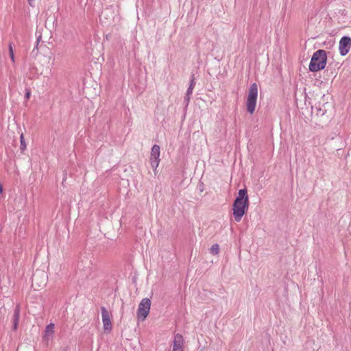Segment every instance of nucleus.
<instances>
[{"label":"nucleus","instance_id":"nucleus-16","mask_svg":"<svg viewBox=\"0 0 351 351\" xmlns=\"http://www.w3.org/2000/svg\"><path fill=\"white\" fill-rule=\"evenodd\" d=\"M29 95H30V93L29 92L26 93V97L27 98H29Z\"/></svg>","mask_w":351,"mask_h":351},{"label":"nucleus","instance_id":"nucleus-5","mask_svg":"<svg viewBox=\"0 0 351 351\" xmlns=\"http://www.w3.org/2000/svg\"><path fill=\"white\" fill-rule=\"evenodd\" d=\"M351 48V38L349 36H343L339 44V53L344 56L348 53Z\"/></svg>","mask_w":351,"mask_h":351},{"label":"nucleus","instance_id":"nucleus-18","mask_svg":"<svg viewBox=\"0 0 351 351\" xmlns=\"http://www.w3.org/2000/svg\"><path fill=\"white\" fill-rule=\"evenodd\" d=\"M173 351H182V350H173Z\"/></svg>","mask_w":351,"mask_h":351},{"label":"nucleus","instance_id":"nucleus-11","mask_svg":"<svg viewBox=\"0 0 351 351\" xmlns=\"http://www.w3.org/2000/svg\"><path fill=\"white\" fill-rule=\"evenodd\" d=\"M54 332V324L51 323L47 326L45 329V339H48L49 336H51Z\"/></svg>","mask_w":351,"mask_h":351},{"label":"nucleus","instance_id":"nucleus-8","mask_svg":"<svg viewBox=\"0 0 351 351\" xmlns=\"http://www.w3.org/2000/svg\"><path fill=\"white\" fill-rule=\"evenodd\" d=\"M183 342V337L181 335H175L173 344V350H182Z\"/></svg>","mask_w":351,"mask_h":351},{"label":"nucleus","instance_id":"nucleus-9","mask_svg":"<svg viewBox=\"0 0 351 351\" xmlns=\"http://www.w3.org/2000/svg\"><path fill=\"white\" fill-rule=\"evenodd\" d=\"M195 78H194L193 75H191V81H190V84H189V88H188V89L186 90V97H185V100L187 102H189V101L190 99V96H191V95L193 93V88L195 87Z\"/></svg>","mask_w":351,"mask_h":351},{"label":"nucleus","instance_id":"nucleus-15","mask_svg":"<svg viewBox=\"0 0 351 351\" xmlns=\"http://www.w3.org/2000/svg\"><path fill=\"white\" fill-rule=\"evenodd\" d=\"M9 54H10V57L12 62L14 63L15 62L14 54L13 48H12L11 44L9 45Z\"/></svg>","mask_w":351,"mask_h":351},{"label":"nucleus","instance_id":"nucleus-10","mask_svg":"<svg viewBox=\"0 0 351 351\" xmlns=\"http://www.w3.org/2000/svg\"><path fill=\"white\" fill-rule=\"evenodd\" d=\"M20 317V308L19 306L17 305L14 312V319H13V328L14 330H16L19 322Z\"/></svg>","mask_w":351,"mask_h":351},{"label":"nucleus","instance_id":"nucleus-12","mask_svg":"<svg viewBox=\"0 0 351 351\" xmlns=\"http://www.w3.org/2000/svg\"><path fill=\"white\" fill-rule=\"evenodd\" d=\"M38 276H40L41 277L43 278V285L45 284V279L47 278V275L45 274V273L44 271H36L34 275H33V277H32V280H33V282H35L36 281V279L37 278Z\"/></svg>","mask_w":351,"mask_h":351},{"label":"nucleus","instance_id":"nucleus-6","mask_svg":"<svg viewBox=\"0 0 351 351\" xmlns=\"http://www.w3.org/2000/svg\"><path fill=\"white\" fill-rule=\"evenodd\" d=\"M160 147L158 145H153L150 154V164L153 169H156L160 162Z\"/></svg>","mask_w":351,"mask_h":351},{"label":"nucleus","instance_id":"nucleus-13","mask_svg":"<svg viewBox=\"0 0 351 351\" xmlns=\"http://www.w3.org/2000/svg\"><path fill=\"white\" fill-rule=\"evenodd\" d=\"M20 141H21L20 149L21 150V152H23L25 149L27 145L25 141L24 136H23V134H21Z\"/></svg>","mask_w":351,"mask_h":351},{"label":"nucleus","instance_id":"nucleus-4","mask_svg":"<svg viewBox=\"0 0 351 351\" xmlns=\"http://www.w3.org/2000/svg\"><path fill=\"white\" fill-rule=\"evenodd\" d=\"M151 306V300L148 298L143 299L139 305L137 311V317L138 319L142 321L145 320L147 317Z\"/></svg>","mask_w":351,"mask_h":351},{"label":"nucleus","instance_id":"nucleus-1","mask_svg":"<svg viewBox=\"0 0 351 351\" xmlns=\"http://www.w3.org/2000/svg\"><path fill=\"white\" fill-rule=\"evenodd\" d=\"M233 215L236 221L239 222L249 207L247 190L240 189L233 203Z\"/></svg>","mask_w":351,"mask_h":351},{"label":"nucleus","instance_id":"nucleus-7","mask_svg":"<svg viewBox=\"0 0 351 351\" xmlns=\"http://www.w3.org/2000/svg\"><path fill=\"white\" fill-rule=\"evenodd\" d=\"M101 313L104 330H110L111 328L110 313L104 306L101 308Z\"/></svg>","mask_w":351,"mask_h":351},{"label":"nucleus","instance_id":"nucleus-14","mask_svg":"<svg viewBox=\"0 0 351 351\" xmlns=\"http://www.w3.org/2000/svg\"><path fill=\"white\" fill-rule=\"evenodd\" d=\"M210 253L213 254H217L219 252V246L218 244H214L210 249Z\"/></svg>","mask_w":351,"mask_h":351},{"label":"nucleus","instance_id":"nucleus-3","mask_svg":"<svg viewBox=\"0 0 351 351\" xmlns=\"http://www.w3.org/2000/svg\"><path fill=\"white\" fill-rule=\"evenodd\" d=\"M258 97V86L256 83L251 84L247 97L246 107L249 113L252 114L256 106Z\"/></svg>","mask_w":351,"mask_h":351},{"label":"nucleus","instance_id":"nucleus-17","mask_svg":"<svg viewBox=\"0 0 351 351\" xmlns=\"http://www.w3.org/2000/svg\"><path fill=\"white\" fill-rule=\"evenodd\" d=\"M2 191H3V187H2L1 184L0 183V193H2Z\"/></svg>","mask_w":351,"mask_h":351},{"label":"nucleus","instance_id":"nucleus-2","mask_svg":"<svg viewBox=\"0 0 351 351\" xmlns=\"http://www.w3.org/2000/svg\"><path fill=\"white\" fill-rule=\"evenodd\" d=\"M326 52L323 49L316 51L311 60L309 64V70L312 72H316L324 69L326 65Z\"/></svg>","mask_w":351,"mask_h":351}]
</instances>
